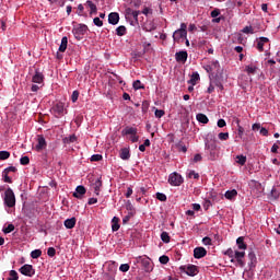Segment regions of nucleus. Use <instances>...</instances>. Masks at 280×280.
I'll list each match as a JSON object with an SVG mask.
<instances>
[{
    "label": "nucleus",
    "instance_id": "f257e3e1",
    "mask_svg": "<svg viewBox=\"0 0 280 280\" xmlns=\"http://www.w3.org/2000/svg\"><path fill=\"white\" fill-rule=\"evenodd\" d=\"M246 246H240L238 250L233 248H229L225 252V255H228L231 259V261H234V259H236V261H238V264H242V259H244V255H246Z\"/></svg>",
    "mask_w": 280,
    "mask_h": 280
},
{
    "label": "nucleus",
    "instance_id": "f03ea898",
    "mask_svg": "<svg viewBox=\"0 0 280 280\" xmlns=\"http://www.w3.org/2000/svg\"><path fill=\"white\" fill-rule=\"evenodd\" d=\"M133 264H141V266L144 268L145 272H152L154 270V267L152 266V261L150 260V257L148 256H138L135 258Z\"/></svg>",
    "mask_w": 280,
    "mask_h": 280
},
{
    "label": "nucleus",
    "instance_id": "7ed1b4c3",
    "mask_svg": "<svg viewBox=\"0 0 280 280\" xmlns=\"http://www.w3.org/2000/svg\"><path fill=\"white\" fill-rule=\"evenodd\" d=\"M3 200H4L5 207H9L10 209L16 206V197L14 196V190H12V188H8L4 191Z\"/></svg>",
    "mask_w": 280,
    "mask_h": 280
},
{
    "label": "nucleus",
    "instance_id": "20e7f679",
    "mask_svg": "<svg viewBox=\"0 0 280 280\" xmlns=\"http://www.w3.org/2000/svg\"><path fill=\"white\" fill-rule=\"evenodd\" d=\"M138 129L135 127H126L122 129L121 135L122 137H129L131 143H137L139 141V136L137 135Z\"/></svg>",
    "mask_w": 280,
    "mask_h": 280
},
{
    "label": "nucleus",
    "instance_id": "39448f33",
    "mask_svg": "<svg viewBox=\"0 0 280 280\" xmlns=\"http://www.w3.org/2000/svg\"><path fill=\"white\" fill-rule=\"evenodd\" d=\"M168 183L172 187H180L182 183H185L183 175L177 172H173L168 175Z\"/></svg>",
    "mask_w": 280,
    "mask_h": 280
},
{
    "label": "nucleus",
    "instance_id": "423d86ee",
    "mask_svg": "<svg viewBox=\"0 0 280 280\" xmlns=\"http://www.w3.org/2000/svg\"><path fill=\"white\" fill-rule=\"evenodd\" d=\"M88 31H89V26H86V24H78L72 28V34L78 40H80L82 36L86 34Z\"/></svg>",
    "mask_w": 280,
    "mask_h": 280
},
{
    "label": "nucleus",
    "instance_id": "0eeeda50",
    "mask_svg": "<svg viewBox=\"0 0 280 280\" xmlns=\"http://www.w3.org/2000/svg\"><path fill=\"white\" fill-rule=\"evenodd\" d=\"M180 272H185L188 277H196L198 275V266L196 265H184L179 267Z\"/></svg>",
    "mask_w": 280,
    "mask_h": 280
},
{
    "label": "nucleus",
    "instance_id": "6e6552de",
    "mask_svg": "<svg viewBox=\"0 0 280 280\" xmlns=\"http://www.w3.org/2000/svg\"><path fill=\"white\" fill-rule=\"evenodd\" d=\"M19 272L24 277H34L36 275V269L32 265H24L19 269Z\"/></svg>",
    "mask_w": 280,
    "mask_h": 280
},
{
    "label": "nucleus",
    "instance_id": "1a4fd4ad",
    "mask_svg": "<svg viewBox=\"0 0 280 280\" xmlns=\"http://www.w3.org/2000/svg\"><path fill=\"white\" fill-rule=\"evenodd\" d=\"M187 58H189L187 50H180L175 54L176 62H180L182 65H185V62H187Z\"/></svg>",
    "mask_w": 280,
    "mask_h": 280
},
{
    "label": "nucleus",
    "instance_id": "9d476101",
    "mask_svg": "<svg viewBox=\"0 0 280 280\" xmlns=\"http://www.w3.org/2000/svg\"><path fill=\"white\" fill-rule=\"evenodd\" d=\"M46 148H47V140H45V137L38 136L37 144L35 145L36 152H42V150H45Z\"/></svg>",
    "mask_w": 280,
    "mask_h": 280
},
{
    "label": "nucleus",
    "instance_id": "9b49d317",
    "mask_svg": "<svg viewBox=\"0 0 280 280\" xmlns=\"http://www.w3.org/2000/svg\"><path fill=\"white\" fill-rule=\"evenodd\" d=\"M32 82L34 84H40L43 86V82H45V75L43 74V72L36 70L35 74L32 78Z\"/></svg>",
    "mask_w": 280,
    "mask_h": 280
},
{
    "label": "nucleus",
    "instance_id": "f8f14e48",
    "mask_svg": "<svg viewBox=\"0 0 280 280\" xmlns=\"http://www.w3.org/2000/svg\"><path fill=\"white\" fill-rule=\"evenodd\" d=\"M84 194H86V188L82 185H79L73 192V197L82 200V198H84Z\"/></svg>",
    "mask_w": 280,
    "mask_h": 280
},
{
    "label": "nucleus",
    "instance_id": "ddd939ff",
    "mask_svg": "<svg viewBox=\"0 0 280 280\" xmlns=\"http://www.w3.org/2000/svg\"><path fill=\"white\" fill-rule=\"evenodd\" d=\"M207 256V249L205 247H196L194 249V257L195 259H202V257Z\"/></svg>",
    "mask_w": 280,
    "mask_h": 280
},
{
    "label": "nucleus",
    "instance_id": "4468645a",
    "mask_svg": "<svg viewBox=\"0 0 280 280\" xmlns=\"http://www.w3.org/2000/svg\"><path fill=\"white\" fill-rule=\"evenodd\" d=\"M108 23L109 25H117V23H119V13L117 12L109 13Z\"/></svg>",
    "mask_w": 280,
    "mask_h": 280
},
{
    "label": "nucleus",
    "instance_id": "2eb2a0df",
    "mask_svg": "<svg viewBox=\"0 0 280 280\" xmlns=\"http://www.w3.org/2000/svg\"><path fill=\"white\" fill-rule=\"evenodd\" d=\"M119 158L121 159V161H129L130 160V148L120 149Z\"/></svg>",
    "mask_w": 280,
    "mask_h": 280
},
{
    "label": "nucleus",
    "instance_id": "dca6fc26",
    "mask_svg": "<svg viewBox=\"0 0 280 280\" xmlns=\"http://www.w3.org/2000/svg\"><path fill=\"white\" fill-rule=\"evenodd\" d=\"M259 68L253 63L245 67V71L247 72V75H255Z\"/></svg>",
    "mask_w": 280,
    "mask_h": 280
},
{
    "label": "nucleus",
    "instance_id": "f3484780",
    "mask_svg": "<svg viewBox=\"0 0 280 280\" xmlns=\"http://www.w3.org/2000/svg\"><path fill=\"white\" fill-rule=\"evenodd\" d=\"M224 197L226 198V200H235L237 198V190H228L225 191Z\"/></svg>",
    "mask_w": 280,
    "mask_h": 280
},
{
    "label": "nucleus",
    "instance_id": "a211bd4d",
    "mask_svg": "<svg viewBox=\"0 0 280 280\" xmlns=\"http://www.w3.org/2000/svg\"><path fill=\"white\" fill-rule=\"evenodd\" d=\"M198 81H200V74L198 72H192V74L190 75V80L188 81V84L196 86V84H198Z\"/></svg>",
    "mask_w": 280,
    "mask_h": 280
},
{
    "label": "nucleus",
    "instance_id": "6ab92c4d",
    "mask_svg": "<svg viewBox=\"0 0 280 280\" xmlns=\"http://www.w3.org/2000/svg\"><path fill=\"white\" fill-rule=\"evenodd\" d=\"M246 141V138H244V127L238 126L237 128V136L235 137V142H240V141Z\"/></svg>",
    "mask_w": 280,
    "mask_h": 280
},
{
    "label": "nucleus",
    "instance_id": "aec40b11",
    "mask_svg": "<svg viewBox=\"0 0 280 280\" xmlns=\"http://www.w3.org/2000/svg\"><path fill=\"white\" fill-rule=\"evenodd\" d=\"M180 38H187V33H185L183 31H179V30H176L173 33V39L174 40H180Z\"/></svg>",
    "mask_w": 280,
    "mask_h": 280
},
{
    "label": "nucleus",
    "instance_id": "412c9836",
    "mask_svg": "<svg viewBox=\"0 0 280 280\" xmlns=\"http://www.w3.org/2000/svg\"><path fill=\"white\" fill-rule=\"evenodd\" d=\"M270 39L268 37H260L259 40L257 42V49L258 51H264V45L268 43Z\"/></svg>",
    "mask_w": 280,
    "mask_h": 280
},
{
    "label": "nucleus",
    "instance_id": "4be33fe9",
    "mask_svg": "<svg viewBox=\"0 0 280 280\" xmlns=\"http://www.w3.org/2000/svg\"><path fill=\"white\" fill-rule=\"evenodd\" d=\"M196 119L199 121V124H209V117L202 113L197 114Z\"/></svg>",
    "mask_w": 280,
    "mask_h": 280
},
{
    "label": "nucleus",
    "instance_id": "5701e85b",
    "mask_svg": "<svg viewBox=\"0 0 280 280\" xmlns=\"http://www.w3.org/2000/svg\"><path fill=\"white\" fill-rule=\"evenodd\" d=\"M67 45H69V39L67 38V36H63L61 38V44L59 46V51H61L63 54V51H67Z\"/></svg>",
    "mask_w": 280,
    "mask_h": 280
},
{
    "label": "nucleus",
    "instance_id": "b1692460",
    "mask_svg": "<svg viewBox=\"0 0 280 280\" xmlns=\"http://www.w3.org/2000/svg\"><path fill=\"white\" fill-rule=\"evenodd\" d=\"M85 5H88V8H90V14H96L97 13V5H95V3H93V1L88 0L85 2Z\"/></svg>",
    "mask_w": 280,
    "mask_h": 280
},
{
    "label": "nucleus",
    "instance_id": "393cba45",
    "mask_svg": "<svg viewBox=\"0 0 280 280\" xmlns=\"http://www.w3.org/2000/svg\"><path fill=\"white\" fill-rule=\"evenodd\" d=\"M93 189H94V194L96 196H100V189L102 188V180L101 179H96L95 183L92 185Z\"/></svg>",
    "mask_w": 280,
    "mask_h": 280
},
{
    "label": "nucleus",
    "instance_id": "a878e982",
    "mask_svg": "<svg viewBox=\"0 0 280 280\" xmlns=\"http://www.w3.org/2000/svg\"><path fill=\"white\" fill-rule=\"evenodd\" d=\"M75 218H70V219H67L63 224L66 226V229H73L75 226Z\"/></svg>",
    "mask_w": 280,
    "mask_h": 280
},
{
    "label": "nucleus",
    "instance_id": "bb28decb",
    "mask_svg": "<svg viewBox=\"0 0 280 280\" xmlns=\"http://www.w3.org/2000/svg\"><path fill=\"white\" fill-rule=\"evenodd\" d=\"M127 14H130L132 19L137 22L139 21V15L141 14V11H132V9H127Z\"/></svg>",
    "mask_w": 280,
    "mask_h": 280
},
{
    "label": "nucleus",
    "instance_id": "cd10ccee",
    "mask_svg": "<svg viewBox=\"0 0 280 280\" xmlns=\"http://www.w3.org/2000/svg\"><path fill=\"white\" fill-rule=\"evenodd\" d=\"M112 231H119V218L117 217L112 219Z\"/></svg>",
    "mask_w": 280,
    "mask_h": 280
},
{
    "label": "nucleus",
    "instance_id": "c85d7f7f",
    "mask_svg": "<svg viewBox=\"0 0 280 280\" xmlns=\"http://www.w3.org/2000/svg\"><path fill=\"white\" fill-rule=\"evenodd\" d=\"M55 110L58 113V115H62L65 113V105L62 103L56 104Z\"/></svg>",
    "mask_w": 280,
    "mask_h": 280
},
{
    "label": "nucleus",
    "instance_id": "c756f323",
    "mask_svg": "<svg viewBox=\"0 0 280 280\" xmlns=\"http://www.w3.org/2000/svg\"><path fill=\"white\" fill-rule=\"evenodd\" d=\"M65 143H75L78 141V137L75 135H71L63 139Z\"/></svg>",
    "mask_w": 280,
    "mask_h": 280
},
{
    "label": "nucleus",
    "instance_id": "7c9ffc66",
    "mask_svg": "<svg viewBox=\"0 0 280 280\" xmlns=\"http://www.w3.org/2000/svg\"><path fill=\"white\" fill-rule=\"evenodd\" d=\"M117 36H126V26L120 25L116 28Z\"/></svg>",
    "mask_w": 280,
    "mask_h": 280
},
{
    "label": "nucleus",
    "instance_id": "2f4dec72",
    "mask_svg": "<svg viewBox=\"0 0 280 280\" xmlns=\"http://www.w3.org/2000/svg\"><path fill=\"white\" fill-rule=\"evenodd\" d=\"M236 163L238 165H246V155H236Z\"/></svg>",
    "mask_w": 280,
    "mask_h": 280
},
{
    "label": "nucleus",
    "instance_id": "473e14b6",
    "mask_svg": "<svg viewBox=\"0 0 280 280\" xmlns=\"http://www.w3.org/2000/svg\"><path fill=\"white\" fill-rule=\"evenodd\" d=\"M132 86H133V89H135L136 91H139V90H141V89H145V86L143 85V83H141V81H139V80H136V81L133 82Z\"/></svg>",
    "mask_w": 280,
    "mask_h": 280
},
{
    "label": "nucleus",
    "instance_id": "72a5a7b5",
    "mask_svg": "<svg viewBox=\"0 0 280 280\" xmlns=\"http://www.w3.org/2000/svg\"><path fill=\"white\" fill-rule=\"evenodd\" d=\"M40 255H43V252L40 249H34L31 253V257L32 259H38V257H40Z\"/></svg>",
    "mask_w": 280,
    "mask_h": 280
},
{
    "label": "nucleus",
    "instance_id": "f704fd0d",
    "mask_svg": "<svg viewBox=\"0 0 280 280\" xmlns=\"http://www.w3.org/2000/svg\"><path fill=\"white\" fill-rule=\"evenodd\" d=\"M161 240L164 244H170V234L167 232H162Z\"/></svg>",
    "mask_w": 280,
    "mask_h": 280
},
{
    "label": "nucleus",
    "instance_id": "c9c22d12",
    "mask_svg": "<svg viewBox=\"0 0 280 280\" xmlns=\"http://www.w3.org/2000/svg\"><path fill=\"white\" fill-rule=\"evenodd\" d=\"M155 196L156 199L160 200V202H165L167 200V196L163 192H156Z\"/></svg>",
    "mask_w": 280,
    "mask_h": 280
},
{
    "label": "nucleus",
    "instance_id": "e433bc0d",
    "mask_svg": "<svg viewBox=\"0 0 280 280\" xmlns=\"http://www.w3.org/2000/svg\"><path fill=\"white\" fill-rule=\"evenodd\" d=\"M8 280H19V273L16 270H11Z\"/></svg>",
    "mask_w": 280,
    "mask_h": 280
},
{
    "label": "nucleus",
    "instance_id": "4c0bfd02",
    "mask_svg": "<svg viewBox=\"0 0 280 280\" xmlns=\"http://www.w3.org/2000/svg\"><path fill=\"white\" fill-rule=\"evenodd\" d=\"M7 159H10V152L0 151V161H7Z\"/></svg>",
    "mask_w": 280,
    "mask_h": 280
},
{
    "label": "nucleus",
    "instance_id": "58836bf2",
    "mask_svg": "<svg viewBox=\"0 0 280 280\" xmlns=\"http://www.w3.org/2000/svg\"><path fill=\"white\" fill-rule=\"evenodd\" d=\"M188 178H195V180H198L200 178V174L196 173V171H189Z\"/></svg>",
    "mask_w": 280,
    "mask_h": 280
},
{
    "label": "nucleus",
    "instance_id": "ea45409f",
    "mask_svg": "<svg viewBox=\"0 0 280 280\" xmlns=\"http://www.w3.org/2000/svg\"><path fill=\"white\" fill-rule=\"evenodd\" d=\"M243 34H255V30L253 28V26H245L242 30Z\"/></svg>",
    "mask_w": 280,
    "mask_h": 280
},
{
    "label": "nucleus",
    "instance_id": "a19ab883",
    "mask_svg": "<svg viewBox=\"0 0 280 280\" xmlns=\"http://www.w3.org/2000/svg\"><path fill=\"white\" fill-rule=\"evenodd\" d=\"M165 115V110L163 109H155L154 112V116L156 117V119H161V117H163Z\"/></svg>",
    "mask_w": 280,
    "mask_h": 280
},
{
    "label": "nucleus",
    "instance_id": "79ce46f5",
    "mask_svg": "<svg viewBox=\"0 0 280 280\" xmlns=\"http://www.w3.org/2000/svg\"><path fill=\"white\" fill-rule=\"evenodd\" d=\"M14 231V224H9L8 226L3 228V233H12Z\"/></svg>",
    "mask_w": 280,
    "mask_h": 280
},
{
    "label": "nucleus",
    "instance_id": "37998d69",
    "mask_svg": "<svg viewBox=\"0 0 280 280\" xmlns=\"http://www.w3.org/2000/svg\"><path fill=\"white\" fill-rule=\"evenodd\" d=\"M220 141H228L229 139V132H220L219 133Z\"/></svg>",
    "mask_w": 280,
    "mask_h": 280
},
{
    "label": "nucleus",
    "instance_id": "c03bdc74",
    "mask_svg": "<svg viewBox=\"0 0 280 280\" xmlns=\"http://www.w3.org/2000/svg\"><path fill=\"white\" fill-rule=\"evenodd\" d=\"M20 163L21 165H30V156H22Z\"/></svg>",
    "mask_w": 280,
    "mask_h": 280
},
{
    "label": "nucleus",
    "instance_id": "a18cd8bd",
    "mask_svg": "<svg viewBox=\"0 0 280 280\" xmlns=\"http://www.w3.org/2000/svg\"><path fill=\"white\" fill-rule=\"evenodd\" d=\"M119 270H120V272H128V270H130V265L122 264V265H120Z\"/></svg>",
    "mask_w": 280,
    "mask_h": 280
},
{
    "label": "nucleus",
    "instance_id": "49530a36",
    "mask_svg": "<svg viewBox=\"0 0 280 280\" xmlns=\"http://www.w3.org/2000/svg\"><path fill=\"white\" fill-rule=\"evenodd\" d=\"M78 97H80V92L73 91L72 95H71V100H72L73 104H75V102H78Z\"/></svg>",
    "mask_w": 280,
    "mask_h": 280
},
{
    "label": "nucleus",
    "instance_id": "de8ad7c7",
    "mask_svg": "<svg viewBox=\"0 0 280 280\" xmlns=\"http://www.w3.org/2000/svg\"><path fill=\"white\" fill-rule=\"evenodd\" d=\"M159 261H160V264H163V265L168 264L170 262V257L163 255L159 258Z\"/></svg>",
    "mask_w": 280,
    "mask_h": 280
},
{
    "label": "nucleus",
    "instance_id": "09e8293b",
    "mask_svg": "<svg viewBox=\"0 0 280 280\" xmlns=\"http://www.w3.org/2000/svg\"><path fill=\"white\" fill-rule=\"evenodd\" d=\"M93 23L96 27H102V25H104V22L100 18H94Z\"/></svg>",
    "mask_w": 280,
    "mask_h": 280
},
{
    "label": "nucleus",
    "instance_id": "8fccbe9b",
    "mask_svg": "<svg viewBox=\"0 0 280 280\" xmlns=\"http://www.w3.org/2000/svg\"><path fill=\"white\" fill-rule=\"evenodd\" d=\"M48 257H56V248L49 247L47 250Z\"/></svg>",
    "mask_w": 280,
    "mask_h": 280
},
{
    "label": "nucleus",
    "instance_id": "3c124183",
    "mask_svg": "<svg viewBox=\"0 0 280 280\" xmlns=\"http://www.w3.org/2000/svg\"><path fill=\"white\" fill-rule=\"evenodd\" d=\"M9 173H4V171L2 172V178L4 180V183H12V178L10 176H8Z\"/></svg>",
    "mask_w": 280,
    "mask_h": 280
},
{
    "label": "nucleus",
    "instance_id": "603ef678",
    "mask_svg": "<svg viewBox=\"0 0 280 280\" xmlns=\"http://www.w3.org/2000/svg\"><path fill=\"white\" fill-rule=\"evenodd\" d=\"M210 15L212 19H218V16H220V9H214L211 11Z\"/></svg>",
    "mask_w": 280,
    "mask_h": 280
},
{
    "label": "nucleus",
    "instance_id": "864d4df0",
    "mask_svg": "<svg viewBox=\"0 0 280 280\" xmlns=\"http://www.w3.org/2000/svg\"><path fill=\"white\" fill-rule=\"evenodd\" d=\"M210 67H212V69H220V61L218 60H212L210 62Z\"/></svg>",
    "mask_w": 280,
    "mask_h": 280
},
{
    "label": "nucleus",
    "instance_id": "5fc2aeb1",
    "mask_svg": "<svg viewBox=\"0 0 280 280\" xmlns=\"http://www.w3.org/2000/svg\"><path fill=\"white\" fill-rule=\"evenodd\" d=\"M271 196H272V198H275V200H278V198L280 196L279 190H277L276 188H272Z\"/></svg>",
    "mask_w": 280,
    "mask_h": 280
},
{
    "label": "nucleus",
    "instance_id": "6e6d98bb",
    "mask_svg": "<svg viewBox=\"0 0 280 280\" xmlns=\"http://www.w3.org/2000/svg\"><path fill=\"white\" fill-rule=\"evenodd\" d=\"M43 85H38V84H33L32 86H31V91L33 92V93H38V91H40V88H42Z\"/></svg>",
    "mask_w": 280,
    "mask_h": 280
},
{
    "label": "nucleus",
    "instance_id": "4d7b16f0",
    "mask_svg": "<svg viewBox=\"0 0 280 280\" xmlns=\"http://www.w3.org/2000/svg\"><path fill=\"white\" fill-rule=\"evenodd\" d=\"M200 161H202V155H200L199 153L195 154L192 163H200Z\"/></svg>",
    "mask_w": 280,
    "mask_h": 280
},
{
    "label": "nucleus",
    "instance_id": "13d9d810",
    "mask_svg": "<svg viewBox=\"0 0 280 280\" xmlns=\"http://www.w3.org/2000/svg\"><path fill=\"white\" fill-rule=\"evenodd\" d=\"M202 244H203L205 246H211V238L208 237V236L203 237V238H202Z\"/></svg>",
    "mask_w": 280,
    "mask_h": 280
},
{
    "label": "nucleus",
    "instance_id": "bf43d9fd",
    "mask_svg": "<svg viewBox=\"0 0 280 280\" xmlns=\"http://www.w3.org/2000/svg\"><path fill=\"white\" fill-rule=\"evenodd\" d=\"M218 128H224V126H226V120L224 119H219L217 122Z\"/></svg>",
    "mask_w": 280,
    "mask_h": 280
},
{
    "label": "nucleus",
    "instance_id": "052dcab7",
    "mask_svg": "<svg viewBox=\"0 0 280 280\" xmlns=\"http://www.w3.org/2000/svg\"><path fill=\"white\" fill-rule=\"evenodd\" d=\"M91 161H94V162L102 161V154H93L91 156Z\"/></svg>",
    "mask_w": 280,
    "mask_h": 280
},
{
    "label": "nucleus",
    "instance_id": "680f3d73",
    "mask_svg": "<svg viewBox=\"0 0 280 280\" xmlns=\"http://www.w3.org/2000/svg\"><path fill=\"white\" fill-rule=\"evenodd\" d=\"M3 172L5 174H10V172H16V167L15 166H9V167L4 168Z\"/></svg>",
    "mask_w": 280,
    "mask_h": 280
},
{
    "label": "nucleus",
    "instance_id": "e2e57ef3",
    "mask_svg": "<svg viewBox=\"0 0 280 280\" xmlns=\"http://www.w3.org/2000/svg\"><path fill=\"white\" fill-rule=\"evenodd\" d=\"M236 244H237V246H246V244H244V237L243 236H240L236 240Z\"/></svg>",
    "mask_w": 280,
    "mask_h": 280
},
{
    "label": "nucleus",
    "instance_id": "0e129e2a",
    "mask_svg": "<svg viewBox=\"0 0 280 280\" xmlns=\"http://www.w3.org/2000/svg\"><path fill=\"white\" fill-rule=\"evenodd\" d=\"M78 14L79 16H82L84 14V5L82 4L78 5Z\"/></svg>",
    "mask_w": 280,
    "mask_h": 280
},
{
    "label": "nucleus",
    "instance_id": "69168bd1",
    "mask_svg": "<svg viewBox=\"0 0 280 280\" xmlns=\"http://www.w3.org/2000/svg\"><path fill=\"white\" fill-rule=\"evenodd\" d=\"M271 152L273 154H277V152H279V144L275 143L272 147H271Z\"/></svg>",
    "mask_w": 280,
    "mask_h": 280
},
{
    "label": "nucleus",
    "instance_id": "338daca9",
    "mask_svg": "<svg viewBox=\"0 0 280 280\" xmlns=\"http://www.w3.org/2000/svg\"><path fill=\"white\" fill-rule=\"evenodd\" d=\"M259 132L262 135V137H268V129L261 127Z\"/></svg>",
    "mask_w": 280,
    "mask_h": 280
},
{
    "label": "nucleus",
    "instance_id": "774afa93",
    "mask_svg": "<svg viewBox=\"0 0 280 280\" xmlns=\"http://www.w3.org/2000/svg\"><path fill=\"white\" fill-rule=\"evenodd\" d=\"M201 206L200 203H192V211H200Z\"/></svg>",
    "mask_w": 280,
    "mask_h": 280
}]
</instances>
